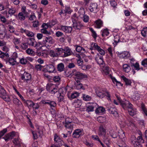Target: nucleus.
I'll use <instances>...</instances> for the list:
<instances>
[{"label":"nucleus","instance_id":"1","mask_svg":"<svg viewBox=\"0 0 147 147\" xmlns=\"http://www.w3.org/2000/svg\"><path fill=\"white\" fill-rule=\"evenodd\" d=\"M126 105L123 106V109H128V111L129 115L133 116L136 114V109L133 108V105L129 101L125 102Z\"/></svg>","mask_w":147,"mask_h":147},{"label":"nucleus","instance_id":"2","mask_svg":"<svg viewBox=\"0 0 147 147\" xmlns=\"http://www.w3.org/2000/svg\"><path fill=\"white\" fill-rule=\"evenodd\" d=\"M71 76L75 77V79L76 81L79 80H83L87 78V75L77 71L76 69H74L72 71L71 74Z\"/></svg>","mask_w":147,"mask_h":147},{"label":"nucleus","instance_id":"3","mask_svg":"<svg viewBox=\"0 0 147 147\" xmlns=\"http://www.w3.org/2000/svg\"><path fill=\"white\" fill-rule=\"evenodd\" d=\"M0 97L5 101L9 102L10 99L3 87L0 85Z\"/></svg>","mask_w":147,"mask_h":147},{"label":"nucleus","instance_id":"4","mask_svg":"<svg viewBox=\"0 0 147 147\" xmlns=\"http://www.w3.org/2000/svg\"><path fill=\"white\" fill-rule=\"evenodd\" d=\"M72 24V28L76 30H80L84 26L83 24L79 20H76V19L74 20Z\"/></svg>","mask_w":147,"mask_h":147},{"label":"nucleus","instance_id":"5","mask_svg":"<svg viewBox=\"0 0 147 147\" xmlns=\"http://www.w3.org/2000/svg\"><path fill=\"white\" fill-rule=\"evenodd\" d=\"M54 141L55 144L59 146H62L64 144V142L63 140L57 135L55 134L54 136Z\"/></svg>","mask_w":147,"mask_h":147},{"label":"nucleus","instance_id":"6","mask_svg":"<svg viewBox=\"0 0 147 147\" xmlns=\"http://www.w3.org/2000/svg\"><path fill=\"white\" fill-rule=\"evenodd\" d=\"M31 74L25 71L21 75V78L24 82L28 83L31 80Z\"/></svg>","mask_w":147,"mask_h":147},{"label":"nucleus","instance_id":"7","mask_svg":"<svg viewBox=\"0 0 147 147\" xmlns=\"http://www.w3.org/2000/svg\"><path fill=\"white\" fill-rule=\"evenodd\" d=\"M95 60L97 63L101 67H104L105 66L104 62L103 60L102 56L100 57L98 54L95 57Z\"/></svg>","mask_w":147,"mask_h":147},{"label":"nucleus","instance_id":"8","mask_svg":"<svg viewBox=\"0 0 147 147\" xmlns=\"http://www.w3.org/2000/svg\"><path fill=\"white\" fill-rule=\"evenodd\" d=\"M73 53L70 49L67 47L64 48V53L62 54L61 57H65L71 55Z\"/></svg>","mask_w":147,"mask_h":147},{"label":"nucleus","instance_id":"9","mask_svg":"<svg viewBox=\"0 0 147 147\" xmlns=\"http://www.w3.org/2000/svg\"><path fill=\"white\" fill-rule=\"evenodd\" d=\"M130 139L131 144L134 147H142L141 144L138 142H136V138L135 136H132Z\"/></svg>","mask_w":147,"mask_h":147},{"label":"nucleus","instance_id":"10","mask_svg":"<svg viewBox=\"0 0 147 147\" xmlns=\"http://www.w3.org/2000/svg\"><path fill=\"white\" fill-rule=\"evenodd\" d=\"M15 132L14 131H12L6 134L3 138L4 139L5 141L7 142L13 139L15 136Z\"/></svg>","mask_w":147,"mask_h":147},{"label":"nucleus","instance_id":"11","mask_svg":"<svg viewBox=\"0 0 147 147\" xmlns=\"http://www.w3.org/2000/svg\"><path fill=\"white\" fill-rule=\"evenodd\" d=\"M116 53L118 56L121 59H127L130 56V54L127 51H125L122 53L117 52Z\"/></svg>","mask_w":147,"mask_h":147},{"label":"nucleus","instance_id":"12","mask_svg":"<svg viewBox=\"0 0 147 147\" xmlns=\"http://www.w3.org/2000/svg\"><path fill=\"white\" fill-rule=\"evenodd\" d=\"M41 27L43 28L41 30V32L42 33L47 36H49L51 34L50 32L48 31L47 30L48 28V26L45 23H43L41 26Z\"/></svg>","mask_w":147,"mask_h":147},{"label":"nucleus","instance_id":"13","mask_svg":"<svg viewBox=\"0 0 147 147\" xmlns=\"http://www.w3.org/2000/svg\"><path fill=\"white\" fill-rule=\"evenodd\" d=\"M89 9L90 12L94 13H96L98 11V5L96 3H91Z\"/></svg>","mask_w":147,"mask_h":147},{"label":"nucleus","instance_id":"14","mask_svg":"<svg viewBox=\"0 0 147 147\" xmlns=\"http://www.w3.org/2000/svg\"><path fill=\"white\" fill-rule=\"evenodd\" d=\"M83 132L82 130L79 129H76L73 132L72 136L75 138H79L80 136L83 135Z\"/></svg>","mask_w":147,"mask_h":147},{"label":"nucleus","instance_id":"15","mask_svg":"<svg viewBox=\"0 0 147 147\" xmlns=\"http://www.w3.org/2000/svg\"><path fill=\"white\" fill-rule=\"evenodd\" d=\"M109 113L113 115V116L115 117H118V113L116 111V109L114 107H110L107 109Z\"/></svg>","mask_w":147,"mask_h":147},{"label":"nucleus","instance_id":"16","mask_svg":"<svg viewBox=\"0 0 147 147\" xmlns=\"http://www.w3.org/2000/svg\"><path fill=\"white\" fill-rule=\"evenodd\" d=\"M43 104H47L50 106L51 108L52 107H55L56 106V103L54 101L49 100H43L42 101Z\"/></svg>","mask_w":147,"mask_h":147},{"label":"nucleus","instance_id":"17","mask_svg":"<svg viewBox=\"0 0 147 147\" xmlns=\"http://www.w3.org/2000/svg\"><path fill=\"white\" fill-rule=\"evenodd\" d=\"M61 30L66 33H70L72 30V27L65 26H61Z\"/></svg>","mask_w":147,"mask_h":147},{"label":"nucleus","instance_id":"18","mask_svg":"<svg viewBox=\"0 0 147 147\" xmlns=\"http://www.w3.org/2000/svg\"><path fill=\"white\" fill-rule=\"evenodd\" d=\"M52 40V38L51 36H45V37H43L42 43L43 44H46L47 42H48L50 44H52L53 43Z\"/></svg>","mask_w":147,"mask_h":147},{"label":"nucleus","instance_id":"19","mask_svg":"<svg viewBox=\"0 0 147 147\" xmlns=\"http://www.w3.org/2000/svg\"><path fill=\"white\" fill-rule=\"evenodd\" d=\"M55 69L54 66L51 64L47 65L45 68V71L49 73L53 72Z\"/></svg>","mask_w":147,"mask_h":147},{"label":"nucleus","instance_id":"20","mask_svg":"<svg viewBox=\"0 0 147 147\" xmlns=\"http://www.w3.org/2000/svg\"><path fill=\"white\" fill-rule=\"evenodd\" d=\"M92 45L95 47V49L97 50L99 53L102 55H104L105 54V51L101 49L100 47L98 46L96 44H93Z\"/></svg>","mask_w":147,"mask_h":147},{"label":"nucleus","instance_id":"21","mask_svg":"<svg viewBox=\"0 0 147 147\" xmlns=\"http://www.w3.org/2000/svg\"><path fill=\"white\" fill-rule=\"evenodd\" d=\"M97 105L96 103H93L87 107L86 111L88 112H92L94 111L95 107Z\"/></svg>","mask_w":147,"mask_h":147},{"label":"nucleus","instance_id":"22","mask_svg":"<svg viewBox=\"0 0 147 147\" xmlns=\"http://www.w3.org/2000/svg\"><path fill=\"white\" fill-rule=\"evenodd\" d=\"M28 45L30 46L36 47V42L34 38H30L28 42Z\"/></svg>","mask_w":147,"mask_h":147},{"label":"nucleus","instance_id":"23","mask_svg":"<svg viewBox=\"0 0 147 147\" xmlns=\"http://www.w3.org/2000/svg\"><path fill=\"white\" fill-rule=\"evenodd\" d=\"M76 83H75V86L76 89L79 90L82 89L84 90L85 89L84 87L83 86L82 84L78 80L76 81Z\"/></svg>","mask_w":147,"mask_h":147},{"label":"nucleus","instance_id":"24","mask_svg":"<svg viewBox=\"0 0 147 147\" xmlns=\"http://www.w3.org/2000/svg\"><path fill=\"white\" fill-rule=\"evenodd\" d=\"M62 89H59V96L58 97V101L59 102H61L63 100L64 97V95L65 93H64L63 92H62Z\"/></svg>","mask_w":147,"mask_h":147},{"label":"nucleus","instance_id":"25","mask_svg":"<svg viewBox=\"0 0 147 147\" xmlns=\"http://www.w3.org/2000/svg\"><path fill=\"white\" fill-rule=\"evenodd\" d=\"M79 93L76 92H74L72 93L70 96L68 95V97L70 100L76 98L79 96Z\"/></svg>","mask_w":147,"mask_h":147},{"label":"nucleus","instance_id":"26","mask_svg":"<svg viewBox=\"0 0 147 147\" xmlns=\"http://www.w3.org/2000/svg\"><path fill=\"white\" fill-rule=\"evenodd\" d=\"M75 47H76V50L78 52H81L82 53H86L85 49L81 47L78 45H76Z\"/></svg>","mask_w":147,"mask_h":147},{"label":"nucleus","instance_id":"27","mask_svg":"<svg viewBox=\"0 0 147 147\" xmlns=\"http://www.w3.org/2000/svg\"><path fill=\"white\" fill-rule=\"evenodd\" d=\"M115 96L123 108V106H124L126 105L125 102H126V101H129L128 100H125V101L122 100L121 99L120 97L117 94H115Z\"/></svg>","mask_w":147,"mask_h":147},{"label":"nucleus","instance_id":"28","mask_svg":"<svg viewBox=\"0 0 147 147\" xmlns=\"http://www.w3.org/2000/svg\"><path fill=\"white\" fill-rule=\"evenodd\" d=\"M121 78L123 80L126 85H130L132 83L130 80L124 76H121Z\"/></svg>","mask_w":147,"mask_h":147},{"label":"nucleus","instance_id":"29","mask_svg":"<svg viewBox=\"0 0 147 147\" xmlns=\"http://www.w3.org/2000/svg\"><path fill=\"white\" fill-rule=\"evenodd\" d=\"M95 23L96 24V27L97 28H100L103 25V22L100 19L96 21Z\"/></svg>","mask_w":147,"mask_h":147},{"label":"nucleus","instance_id":"30","mask_svg":"<svg viewBox=\"0 0 147 147\" xmlns=\"http://www.w3.org/2000/svg\"><path fill=\"white\" fill-rule=\"evenodd\" d=\"M106 130L102 126H100L99 127L98 135L100 136L104 135L106 133Z\"/></svg>","mask_w":147,"mask_h":147},{"label":"nucleus","instance_id":"31","mask_svg":"<svg viewBox=\"0 0 147 147\" xmlns=\"http://www.w3.org/2000/svg\"><path fill=\"white\" fill-rule=\"evenodd\" d=\"M123 67V70L126 73H128L131 69L129 66L126 64H124Z\"/></svg>","mask_w":147,"mask_h":147},{"label":"nucleus","instance_id":"32","mask_svg":"<svg viewBox=\"0 0 147 147\" xmlns=\"http://www.w3.org/2000/svg\"><path fill=\"white\" fill-rule=\"evenodd\" d=\"M105 109L103 107H99L97 108L95 110V113L96 114L103 113L105 112Z\"/></svg>","mask_w":147,"mask_h":147},{"label":"nucleus","instance_id":"33","mask_svg":"<svg viewBox=\"0 0 147 147\" xmlns=\"http://www.w3.org/2000/svg\"><path fill=\"white\" fill-rule=\"evenodd\" d=\"M25 13H22V12H20L19 13L17 18L19 20L23 21L25 19V16L24 15Z\"/></svg>","mask_w":147,"mask_h":147},{"label":"nucleus","instance_id":"34","mask_svg":"<svg viewBox=\"0 0 147 147\" xmlns=\"http://www.w3.org/2000/svg\"><path fill=\"white\" fill-rule=\"evenodd\" d=\"M55 86V85L54 84L51 83L48 84L46 86V89L47 91L50 92L53 87Z\"/></svg>","mask_w":147,"mask_h":147},{"label":"nucleus","instance_id":"35","mask_svg":"<svg viewBox=\"0 0 147 147\" xmlns=\"http://www.w3.org/2000/svg\"><path fill=\"white\" fill-rule=\"evenodd\" d=\"M82 97L83 98V100L85 101H90L92 99L91 96L85 94H82Z\"/></svg>","mask_w":147,"mask_h":147},{"label":"nucleus","instance_id":"36","mask_svg":"<svg viewBox=\"0 0 147 147\" xmlns=\"http://www.w3.org/2000/svg\"><path fill=\"white\" fill-rule=\"evenodd\" d=\"M105 92L103 90H100L96 92L97 95L100 98H102L105 97Z\"/></svg>","mask_w":147,"mask_h":147},{"label":"nucleus","instance_id":"37","mask_svg":"<svg viewBox=\"0 0 147 147\" xmlns=\"http://www.w3.org/2000/svg\"><path fill=\"white\" fill-rule=\"evenodd\" d=\"M75 106L76 107L78 108L81 106L82 104L81 100L77 99L75 100L74 101Z\"/></svg>","mask_w":147,"mask_h":147},{"label":"nucleus","instance_id":"38","mask_svg":"<svg viewBox=\"0 0 147 147\" xmlns=\"http://www.w3.org/2000/svg\"><path fill=\"white\" fill-rule=\"evenodd\" d=\"M64 66L63 63H61L58 65L57 69L58 71H62L64 70Z\"/></svg>","mask_w":147,"mask_h":147},{"label":"nucleus","instance_id":"39","mask_svg":"<svg viewBox=\"0 0 147 147\" xmlns=\"http://www.w3.org/2000/svg\"><path fill=\"white\" fill-rule=\"evenodd\" d=\"M136 142H138L139 143H143L144 142V140L143 139L142 137V134L141 133V134L138 137L136 138Z\"/></svg>","mask_w":147,"mask_h":147},{"label":"nucleus","instance_id":"40","mask_svg":"<svg viewBox=\"0 0 147 147\" xmlns=\"http://www.w3.org/2000/svg\"><path fill=\"white\" fill-rule=\"evenodd\" d=\"M101 32H102V36H107L109 34V32L108 29H105L103 30H102Z\"/></svg>","mask_w":147,"mask_h":147},{"label":"nucleus","instance_id":"41","mask_svg":"<svg viewBox=\"0 0 147 147\" xmlns=\"http://www.w3.org/2000/svg\"><path fill=\"white\" fill-rule=\"evenodd\" d=\"M85 9L83 8H81L79 9L78 13L79 14V16L82 18V17L85 15Z\"/></svg>","mask_w":147,"mask_h":147},{"label":"nucleus","instance_id":"42","mask_svg":"<svg viewBox=\"0 0 147 147\" xmlns=\"http://www.w3.org/2000/svg\"><path fill=\"white\" fill-rule=\"evenodd\" d=\"M141 34L144 37L147 36V27L144 28L142 30Z\"/></svg>","mask_w":147,"mask_h":147},{"label":"nucleus","instance_id":"43","mask_svg":"<svg viewBox=\"0 0 147 147\" xmlns=\"http://www.w3.org/2000/svg\"><path fill=\"white\" fill-rule=\"evenodd\" d=\"M65 127L67 129L72 130L73 128V124L72 123H68V124H65Z\"/></svg>","mask_w":147,"mask_h":147},{"label":"nucleus","instance_id":"44","mask_svg":"<svg viewBox=\"0 0 147 147\" xmlns=\"http://www.w3.org/2000/svg\"><path fill=\"white\" fill-rule=\"evenodd\" d=\"M16 12V9L13 8H9L8 13L11 16L12 15L14 14Z\"/></svg>","mask_w":147,"mask_h":147},{"label":"nucleus","instance_id":"45","mask_svg":"<svg viewBox=\"0 0 147 147\" xmlns=\"http://www.w3.org/2000/svg\"><path fill=\"white\" fill-rule=\"evenodd\" d=\"M77 57L79 58L77 60L78 65L79 66H81L83 64V61L81 59L80 55H78Z\"/></svg>","mask_w":147,"mask_h":147},{"label":"nucleus","instance_id":"46","mask_svg":"<svg viewBox=\"0 0 147 147\" xmlns=\"http://www.w3.org/2000/svg\"><path fill=\"white\" fill-rule=\"evenodd\" d=\"M56 50L58 52V54L61 55V56L62 54H63L64 49L58 48L56 49Z\"/></svg>","mask_w":147,"mask_h":147},{"label":"nucleus","instance_id":"47","mask_svg":"<svg viewBox=\"0 0 147 147\" xmlns=\"http://www.w3.org/2000/svg\"><path fill=\"white\" fill-rule=\"evenodd\" d=\"M131 66H134L136 70L138 71L140 69L139 64L138 62H136L135 64L134 63H132Z\"/></svg>","mask_w":147,"mask_h":147},{"label":"nucleus","instance_id":"48","mask_svg":"<svg viewBox=\"0 0 147 147\" xmlns=\"http://www.w3.org/2000/svg\"><path fill=\"white\" fill-rule=\"evenodd\" d=\"M26 51L27 53L29 55H33L34 54V52L32 49L30 48H28Z\"/></svg>","mask_w":147,"mask_h":147},{"label":"nucleus","instance_id":"49","mask_svg":"<svg viewBox=\"0 0 147 147\" xmlns=\"http://www.w3.org/2000/svg\"><path fill=\"white\" fill-rule=\"evenodd\" d=\"M81 18H83V20L84 22L87 23L88 22L89 18L88 16L85 14Z\"/></svg>","mask_w":147,"mask_h":147},{"label":"nucleus","instance_id":"50","mask_svg":"<svg viewBox=\"0 0 147 147\" xmlns=\"http://www.w3.org/2000/svg\"><path fill=\"white\" fill-rule=\"evenodd\" d=\"M8 62L11 65L13 66L15 65L16 62V61L13 58H10L8 60Z\"/></svg>","mask_w":147,"mask_h":147},{"label":"nucleus","instance_id":"51","mask_svg":"<svg viewBox=\"0 0 147 147\" xmlns=\"http://www.w3.org/2000/svg\"><path fill=\"white\" fill-rule=\"evenodd\" d=\"M50 55L52 57H57L58 55V53H55L54 51L51 50L49 53Z\"/></svg>","mask_w":147,"mask_h":147},{"label":"nucleus","instance_id":"52","mask_svg":"<svg viewBox=\"0 0 147 147\" xmlns=\"http://www.w3.org/2000/svg\"><path fill=\"white\" fill-rule=\"evenodd\" d=\"M119 138L121 139H123L125 137L124 132L121 130L120 132H118Z\"/></svg>","mask_w":147,"mask_h":147},{"label":"nucleus","instance_id":"53","mask_svg":"<svg viewBox=\"0 0 147 147\" xmlns=\"http://www.w3.org/2000/svg\"><path fill=\"white\" fill-rule=\"evenodd\" d=\"M28 62L27 59L24 58H22L20 59V63L23 65H25Z\"/></svg>","mask_w":147,"mask_h":147},{"label":"nucleus","instance_id":"54","mask_svg":"<svg viewBox=\"0 0 147 147\" xmlns=\"http://www.w3.org/2000/svg\"><path fill=\"white\" fill-rule=\"evenodd\" d=\"M13 102L15 104L18 105H20L21 104V102L16 98H15L13 99Z\"/></svg>","mask_w":147,"mask_h":147},{"label":"nucleus","instance_id":"55","mask_svg":"<svg viewBox=\"0 0 147 147\" xmlns=\"http://www.w3.org/2000/svg\"><path fill=\"white\" fill-rule=\"evenodd\" d=\"M25 101V103L27 106H29L30 107H33V105L34 102L30 100H27Z\"/></svg>","mask_w":147,"mask_h":147},{"label":"nucleus","instance_id":"56","mask_svg":"<svg viewBox=\"0 0 147 147\" xmlns=\"http://www.w3.org/2000/svg\"><path fill=\"white\" fill-rule=\"evenodd\" d=\"M90 30L92 33V36L94 38H96L97 37L96 34L93 29L92 28H90Z\"/></svg>","mask_w":147,"mask_h":147},{"label":"nucleus","instance_id":"57","mask_svg":"<svg viewBox=\"0 0 147 147\" xmlns=\"http://www.w3.org/2000/svg\"><path fill=\"white\" fill-rule=\"evenodd\" d=\"M7 129L5 128L0 131V139L5 134L7 131Z\"/></svg>","mask_w":147,"mask_h":147},{"label":"nucleus","instance_id":"58","mask_svg":"<svg viewBox=\"0 0 147 147\" xmlns=\"http://www.w3.org/2000/svg\"><path fill=\"white\" fill-rule=\"evenodd\" d=\"M73 123V121L72 119L69 117H67L65 119V124L68 123Z\"/></svg>","mask_w":147,"mask_h":147},{"label":"nucleus","instance_id":"59","mask_svg":"<svg viewBox=\"0 0 147 147\" xmlns=\"http://www.w3.org/2000/svg\"><path fill=\"white\" fill-rule=\"evenodd\" d=\"M58 91V90L57 88L55 86L53 88L52 90L50 92L52 94H55Z\"/></svg>","mask_w":147,"mask_h":147},{"label":"nucleus","instance_id":"60","mask_svg":"<svg viewBox=\"0 0 147 147\" xmlns=\"http://www.w3.org/2000/svg\"><path fill=\"white\" fill-rule=\"evenodd\" d=\"M28 45L27 43H22L21 45V48L22 49L25 50L28 48Z\"/></svg>","mask_w":147,"mask_h":147},{"label":"nucleus","instance_id":"61","mask_svg":"<svg viewBox=\"0 0 147 147\" xmlns=\"http://www.w3.org/2000/svg\"><path fill=\"white\" fill-rule=\"evenodd\" d=\"M55 35L57 37H62L64 36L63 34L61 32L58 31L56 32Z\"/></svg>","mask_w":147,"mask_h":147},{"label":"nucleus","instance_id":"62","mask_svg":"<svg viewBox=\"0 0 147 147\" xmlns=\"http://www.w3.org/2000/svg\"><path fill=\"white\" fill-rule=\"evenodd\" d=\"M26 34L27 36L28 37H32L34 36L35 34L32 32L28 30Z\"/></svg>","mask_w":147,"mask_h":147},{"label":"nucleus","instance_id":"63","mask_svg":"<svg viewBox=\"0 0 147 147\" xmlns=\"http://www.w3.org/2000/svg\"><path fill=\"white\" fill-rule=\"evenodd\" d=\"M111 136L113 138H115L117 137V132L115 131H113L111 134Z\"/></svg>","mask_w":147,"mask_h":147},{"label":"nucleus","instance_id":"64","mask_svg":"<svg viewBox=\"0 0 147 147\" xmlns=\"http://www.w3.org/2000/svg\"><path fill=\"white\" fill-rule=\"evenodd\" d=\"M142 65L146 67L147 66V59H145L142 62Z\"/></svg>","mask_w":147,"mask_h":147}]
</instances>
